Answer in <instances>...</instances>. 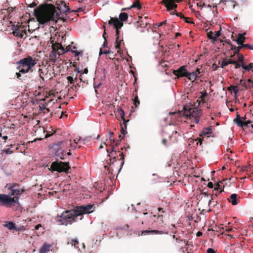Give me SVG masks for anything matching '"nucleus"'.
Segmentation results:
<instances>
[{
    "mask_svg": "<svg viewBox=\"0 0 253 253\" xmlns=\"http://www.w3.org/2000/svg\"><path fill=\"white\" fill-rule=\"evenodd\" d=\"M94 209L93 206L91 205L77 207L74 210H66L61 215H57L55 219L58 225L67 226L77 222L78 220H82L84 214L93 212Z\"/></svg>",
    "mask_w": 253,
    "mask_h": 253,
    "instance_id": "nucleus-1",
    "label": "nucleus"
},
{
    "mask_svg": "<svg viewBox=\"0 0 253 253\" xmlns=\"http://www.w3.org/2000/svg\"><path fill=\"white\" fill-rule=\"evenodd\" d=\"M35 15L40 24H44L50 22L56 23L57 20H62L65 22L66 20L59 17L56 7L52 4L41 5L34 10Z\"/></svg>",
    "mask_w": 253,
    "mask_h": 253,
    "instance_id": "nucleus-2",
    "label": "nucleus"
},
{
    "mask_svg": "<svg viewBox=\"0 0 253 253\" xmlns=\"http://www.w3.org/2000/svg\"><path fill=\"white\" fill-rule=\"evenodd\" d=\"M8 190V194H0V205L11 208L17 205H19V196H20L25 190L21 188L18 183H8L6 185Z\"/></svg>",
    "mask_w": 253,
    "mask_h": 253,
    "instance_id": "nucleus-3",
    "label": "nucleus"
},
{
    "mask_svg": "<svg viewBox=\"0 0 253 253\" xmlns=\"http://www.w3.org/2000/svg\"><path fill=\"white\" fill-rule=\"evenodd\" d=\"M17 64H18L19 72L25 74L30 71H32V68L37 64V60L32 56H28L20 60Z\"/></svg>",
    "mask_w": 253,
    "mask_h": 253,
    "instance_id": "nucleus-4",
    "label": "nucleus"
},
{
    "mask_svg": "<svg viewBox=\"0 0 253 253\" xmlns=\"http://www.w3.org/2000/svg\"><path fill=\"white\" fill-rule=\"evenodd\" d=\"M184 115L189 117L196 124H198L199 118L202 115V111L200 109L194 108L192 105H185L183 106Z\"/></svg>",
    "mask_w": 253,
    "mask_h": 253,
    "instance_id": "nucleus-5",
    "label": "nucleus"
},
{
    "mask_svg": "<svg viewBox=\"0 0 253 253\" xmlns=\"http://www.w3.org/2000/svg\"><path fill=\"white\" fill-rule=\"evenodd\" d=\"M70 169V167L69 163L55 161L52 163L49 169L51 172L56 171L58 172H64L68 173Z\"/></svg>",
    "mask_w": 253,
    "mask_h": 253,
    "instance_id": "nucleus-6",
    "label": "nucleus"
},
{
    "mask_svg": "<svg viewBox=\"0 0 253 253\" xmlns=\"http://www.w3.org/2000/svg\"><path fill=\"white\" fill-rule=\"evenodd\" d=\"M110 25H113L115 29H116V36L117 38L115 42V47L116 49H118V52H119V49H120V42H119V34L120 32L119 31V29H121V27L123 26V23L122 22H120L118 18L111 17L109 21L108 22Z\"/></svg>",
    "mask_w": 253,
    "mask_h": 253,
    "instance_id": "nucleus-7",
    "label": "nucleus"
},
{
    "mask_svg": "<svg viewBox=\"0 0 253 253\" xmlns=\"http://www.w3.org/2000/svg\"><path fill=\"white\" fill-rule=\"evenodd\" d=\"M181 0H163L161 3L165 5L168 11L174 10L170 12V14L173 15L176 12L175 8L177 7V4H175L174 2L178 3Z\"/></svg>",
    "mask_w": 253,
    "mask_h": 253,
    "instance_id": "nucleus-8",
    "label": "nucleus"
},
{
    "mask_svg": "<svg viewBox=\"0 0 253 253\" xmlns=\"http://www.w3.org/2000/svg\"><path fill=\"white\" fill-rule=\"evenodd\" d=\"M12 29L13 30L12 34L17 37L23 38L24 36L27 35V32L23 27L15 25H12Z\"/></svg>",
    "mask_w": 253,
    "mask_h": 253,
    "instance_id": "nucleus-9",
    "label": "nucleus"
},
{
    "mask_svg": "<svg viewBox=\"0 0 253 253\" xmlns=\"http://www.w3.org/2000/svg\"><path fill=\"white\" fill-rule=\"evenodd\" d=\"M172 73L176 76L177 79L182 77H186L188 78V72L187 70L186 66H181L177 70H173Z\"/></svg>",
    "mask_w": 253,
    "mask_h": 253,
    "instance_id": "nucleus-10",
    "label": "nucleus"
},
{
    "mask_svg": "<svg viewBox=\"0 0 253 253\" xmlns=\"http://www.w3.org/2000/svg\"><path fill=\"white\" fill-rule=\"evenodd\" d=\"M57 8L61 12L63 13H70L72 12H77L81 10V8H79L78 10H70V9L64 1H60L59 3H57Z\"/></svg>",
    "mask_w": 253,
    "mask_h": 253,
    "instance_id": "nucleus-11",
    "label": "nucleus"
},
{
    "mask_svg": "<svg viewBox=\"0 0 253 253\" xmlns=\"http://www.w3.org/2000/svg\"><path fill=\"white\" fill-rule=\"evenodd\" d=\"M50 43L52 46V51L56 52H60L61 53H64V47L62 45L58 42H54V41L52 40V38L50 39Z\"/></svg>",
    "mask_w": 253,
    "mask_h": 253,
    "instance_id": "nucleus-12",
    "label": "nucleus"
},
{
    "mask_svg": "<svg viewBox=\"0 0 253 253\" xmlns=\"http://www.w3.org/2000/svg\"><path fill=\"white\" fill-rule=\"evenodd\" d=\"M165 233V232L163 231H161L159 230H143L140 232V233H139V236H143L148 234H160L162 235Z\"/></svg>",
    "mask_w": 253,
    "mask_h": 253,
    "instance_id": "nucleus-13",
    "label": "nucleus"
},
{
    "mask_svg": "<svg viewBox=\"0 0 253 253\" xmlns=\"http://www.w3.org/2000/svg\"><path fill=\"white\" fill-rule=\"evenodd\" d=\"M223 3L226 8L234 9L237 5L236 1L234 0H220L218 4Z\"/></svg>",
    "mask_w": 253,
    "mask_h": 253,
    "instance_id": "nucleus-14",
    "label": "nucleus"
},
{
    "mask_svg": "<svg viewBox=\"0 0 253 253\" xmlns=\"http://www.w3.org/2000/svg\"><path fill=\"white\" fill-rule=\"evenodd\" d=\"M212 133V126H210L203 128L199 135L204 139L205 137H209L210 134Z\"/></svg>",
    "mask_w": 253,
    "mask_h": 253,
    "instance_id": "nucleus-15",
    "label": "nucleus"
},
{
    "mask_svg": "<svg viewBox=\"0 0 253 253\" xmlns=\"http://www.w3.org/2000/svg\"><path fill=\"white\" fill-rule=\"evenodd\" d=\"M234 121L238 126L242 127L243 129L250 127L249 124L241 120V117L239 114H237L236 118Z\"/></svg>",
    "mask_w": 253,
    "mask_h": 253,
    "instance_id": "nucleus-16",
    "label": "nucleus"
},
{
    "mask_svg": "<svg viewBox=\"0 0 253 253\" xmlns=\"http://www.w3.org/2000/svg\"><path fill=\"white\" fill-rule=\"evenodd\" d=\"M200 73L201 72L199 68H197L195 71L192 73L188 72V79L192 81H195L197 80V78L198 77V75L200 74Z\"/></svg>",
    "mask_w": 253,
    "mask_h": 253,
    "instance_id": "nucleus-17",
    "label": "nucleus"
},
{
    "mask_svg": "<svg viewBox=\"0 0 253 253\" xmlns=\"http://www.w3.org/2000/svg\"><path fill=\"white\" fill-rule=\"evenodd\" d=\"M226 42L231 46V49L234 51V55L232 56H233L236 54H239L240 50H241L243 47H245L244 46H243L244 45V44H238L239 46L236 47V46L232 45L230 42L226 41Z\"/></svg>",
    "mask_w": 253,
    "mask_h": 253,
    "instance_id": "nucleus-18",
    "label": "nucleus"
},
{
    "mask_svg": "<svg viewBox=\"0 0 253 253\" xmlns=\"http://www.w3.org/2000/svg\"><path fill=\"white\" fill-rule=\"evenodd\" d=\"M61 54V53L60 52L58 53L51 51L49 54V60L52 62V63H55Z\"/></svg>",
    "mask_w": 253,
    "mask_h": 253,
    "instance_id": "nucleus-19",
    "label": "nucleus"
},
{
    "mask_svg": "<svg viewBox=\"0 0 253 253\" xmlns=\"http://www.w3.org/2000/svg\"><path fill=\"white\" fill-rule=\"evenodd\" d=\"M228 201L233 205L235 206L238 204L239 202V199H237V195L236 194H232L230 197L228 198Z\"/></svg>",
    "mask_w": 253,
    "mask_h": 253,
    "instance_id": "nucleus-20",
    "label": "nucleus"
},
{
    "mask_svg": "<svg viewBox=\"0 0 253 253\" xmlns=\"http://www.w3.org/2000/svg\"><path fill=\"white\" fill-rule=\"evenodd\" d=\"M118 115L120 116V117L122 118V119L124 121V125L125 126V128H126V123L129 121L128 120H126L125 118V113L124 111L123 110V109L119 107L118 109Z\"/></svg>",
    "mask_w": 253,
    "mask_h": 253,
    "instance_id": "nucleus-21",
    "label": "nucleus"
},
{
    "mask_svg": "<svg viewBox=\"0 0 253 253\" xmlns=\"http://www.w3.org/2000/svg\"><path fill=\"white\" fill-rule=\"evenodd\" d=\"M245 34V33L244 34H239L236 40L234 39L233 41H236L237 44H244L246 39L244 36Z\"/></svg>",
    "mask_w": 253,
    "mask_h": 253,
    "instance_id": "nucleus-22",
    "label": "nucleus"
},
{
    "mask_svg": "<svg viewBox=\"0 0 253 253\" xmlns=\"http://www.w3.org/2000/svg\"><path fill=\"white\" fill-rule=\"evenodd\" d=\"M109 156L111 158L110 159V161H112V158L113 160H115L116 158H118L117 152L116 150H115V148L113 146H112L111 151L110 152L109 154ZM114 162L112 163H113Z\"/></svg>",
    "mask_w": 253,
    "mask_h": 253,
    "instance_id": "nucleus-23",
    "label": "nucleus"
},
{
    "mask_svg": "<svg viewBox=\"0 0 253 253\" xmlns=\"http://www.w3.org/2000/svg\"><path fill=\"white\" fill-rule=\"evenodd\" d=\"M51 248V245L47 243H44L41 247L40 250V253H47Z\"/></svg>",
    "mask_w": 253,
    "mask_h": 253,
    "instance_id": "nucleus-24",
    "label": "nucleus"
},
{
    "mask_svg": "<svg viewBox=\"0 0 253 253\" xmlns=\"http://www.w3.org/2000/svg\"><path fill=\"white\" fill-rule=\"evenodd\" d=\"M233 63H235V61L233 59L231 58H225L223 60L222 64L221 65V67L222 68H223L224 66H227L230 64H233Z\"/></svg>",
    "mask_w": 253,
    "mask_h": 253,
    "instance_id": "nucleus-25",
    "label": "nucleus"
},
{
    "mask_svg": "<svg viewBox=\"0 0 253 253\" xmlns=\"http://www.w3.org/2000/svg\"><path fill=\"white\" fill-rule=\"evenodd\" d=\"M242 83V80H241L240 84L246 88H253V82L250 79H248L246 82L243 83V84Z\"/></svg>",
    "mask_w": 253,
    "mask_h": 253,
    "instance_id": "nucleus-26",
    "label": "nucleus"
},
{
    "mask_svg": "<svg viewBox=\"0 0 253 253\" xmlns=\"http://www.w3.org/2000/svg\"><path fill=\"white\" fill-rule=\"evenodd\" d=\"M72 45H69L67 46H66V47L65 48L64 47L63 51H64V53H65L66 52L71 51L72 53H75L76 54V56H78L80 54V52L76 50L72 49Z\"/></svg>",
    "mask_w": 253,
    "mask_h": 253,
    "instance_id": "nucleus-27",
    "label": "nucleus"
},
{
    "mask_svg": "<svg viewBox=\"0 0 253 253\" xmlns=\"http://www.w3.org/2000/svg\"><path fill=\"white\" fill-rule=\"evenodd\" d=\"M132 8H136L137 9L139 10L142 8V6L140 4V2L139 0H135L130 6L129 9H131Z\"/></svg>",
    "mask_w": 253,
    "mask_h": 253,
    "instance_id": "nucleus-28",
    "label": "nucleus"
},
{
    "mask_svg": "<svg viewBox=\"0 0 253 253\" xmlns=\"http://www.w3.org/2000/svg\"><path fill=\"white\" fill-rule=\"evenodd\" d=\"M40 76L41 78L42 79V80H44V78H45L46 79H49V80L52 78V77L50 74H49V75L48 76L47 73L46 74L45 73L44 74V72H43L42 70L40 69Z\"/></svg>",
    "mask_w": 253,
    "mask_h": 253,
    "instance_id": "nucleus-29",
    "label": "nucleus"
},
{
    "mask_svg": "<svg viewBox=\"0 0 253 253\" xmlns=\"http://www.w3.org/2000/svg\"><path fill=\"white\" fill-rule=\"evenodd\" d=\"M128 18V15L126 13L122 12L119 15V21L120 22L125 21Z\"/></svg>",
    "mask_w": 253,
    "mask_h": 253,
    "instance_id": "nucleus-30",
    "label": "nucleus"
},
{
    "mask_svg": "<svg viewBox=\"0 0 253 253\" xmlns=\"http://www.w3.org/2000/svg\"><path fill=\"white\" fill-rule=\"evenodd\" d=\"M4 226L7 227L9 230H12L15 228L14 223L11 221L6 222Z\"/></svg>",
    "mask_w": 253,
    "mask_h": 253,
    "instance_id": "nucleus-31",
    "label": "nucleus"
},
{
    "mask_svg": "<svg viewBox=\"0 0 253 253\" xmlns=\"http://www.w3.org/2000/svg\"><path fill=\"white\" fill-rule=\"evenodd\" d=\"M242 68L247 71L252 70V72H253V63H251L248 66L245 65L244 64H243V65L242 66Z\"/></svg>",
    "mask_w": 253,
    "mask_h": 253,
    "instance_id": "nucleus-32",
    "label": "nucleus"
},
{
    "mask_svg": "<svg viewBox=\"0 0 253 253\" xmlns=\"http://www.w3.org/2000/svg\"><path fill=\"white\" fill-rule=\"evenodd\" d=\"M208 96V93L206 91H205L204 92L202 93V95L200 97V100L199 101V104L201 102L204 103L206 102V100L205 98Z\"/></svg>",
    "mask_w": 253,
    "mask_h": 253,
    "instance_id": "nucleus-33",
    "label": "nucleus"
},
{
    "mask_svg": "<svg viewBox=\"0 0 253 253\" xmlns=\"http://www.w3.org/2000/svg\"><path fill=\"white\" fill-rule=\"evenodd\" d=\"M147 26V24L143 23L142 21H137L135 24L136 28L138 30L139 28L145 27Z\"/></svg>",
    "mask_w": 253,
    "mask_h": 253,
    "instance_id": "nucleus-34",
    "label": "nucleus"
},
{
    "mask_svg": "<svg viewBox=\"0 0 253 253\" xmlns=\"http://www.w3.org/2000/svg\"><path fill=\"white\" fill-rule=\"evenodd\" d=\"M67 79L68 83H69L71 84H73L75 82H78V78H76L75 79H74V78L71 76H68L67 77Z\"/></svg>",
    "mask_w": 253,
    "mask_h": 253,
    "instance_id": "nucleus-35",
    "label": "nucleus"
},
{
    "mask_svg": "<svg viewBox=\"0 0 253 253\" xmlns=\"http://www.w3.org/2000/svg\"><path fill=\"white\" fill-rule=\"evenodd\" d=\"M221 28L220 26L219 27V30L218 31L215 32L214 35V41H217L218 40V38L221 35Z\"/></svg>",
    "mask_w": 253,
    "mask_h": 253,
    "instance_id": "nucleus-36",
    "label": "nucleus"
},
{
    "mask_svg": "<svg viewBox=\"0 0 253 253\" xmlns=\"http://www.w3.org/2000/svg\"><path fill=\"white\" fill-rule=\"evenodd\" d=\"M80 81V82H83V83H87V79L86 77L84 76V75L80 74V78L78 79V81Z\"/></svg>",
    "mask_w": 253,
    "mask_h": 253,
    "instance_id": "nucleus-37",
    "label": "nucleus"
},
{
    "mask_svg": "<svg viewBox=\"0 0 253 253\" xmlns=\"http://www.w3.org/2000/svg\"><path fill=\"white\" fill-rule=\"evenodd\" d=\"M126 128H125V126H122V128H121V134H122L119 135V138L120 139H123L124 138L125 133L126 132Z\"/></svg>",
    "mask_w": 253,
    "mask_h": 253,
    "instance_id": "nucleus-38",
    "label": "nucleus"
},
{
    "mask_svg": "<svg viewBox=\"0 0 253 253\" xmlns=\"http://www.w3.org/2000/svg\"><path fill=\"white\" fill-rule=\"evenodd\" d=\"M133 104L135 106V108H136L140 104V101L138 99V97L137 95L135 96V97L133 99Z\"/></svg>",
    "mask_w": 253,
    "mask_h": 253,
    "instance_id": "nucleus-39",
    "label": "nucleus"
},
{
    "mask_svg": "<svg viewBox=\"0 0 253 253\" xmlns=\"http://www.w3.org/2000/svg\"><path fill=\"white\" fill-rule=\"evenodd\" d=\"M237 56H238V62L241 63V64H244V56L243 55L241 54H236Z\"/></svg>",
    "mask_w": 253,
    "mask_h": 253,
    "instance_id": "nucleus-40",
    "label": "nucleus"
},
{
    "mask_svg": "<svg viewBox=\"0 0 253 253\" xmlns=\"http://www.w3.org/2000/svg\"><path fill=\"white\" fill-rule=\"evenodd\" d=\"M214 33L210 31L209 33H207V36L209 39H211L212 40V42L214 43L215 41H214Z\"/></svg>",
    "mask_w": 253,
    "mask_h": 253,
    "instance_id": "nucleus-41",
    "label": "nucleus"
},
{
    "mask_svg": "<svg viewBox=\"0 0 253 253\" xmlns=\"http://www.w3.org/2000/svg\"><path fill=\"white\" fill-rule=\"evenodd\" d=\"M106 34V30H105L103 34V38L104 39V42L103 44V47H105L107 46V41L106 39V37L105 36Z\"/></svg>",
    "mask_w": 253,
    "mask_h": 253,
    "instance_id": "nucleus-42",
    "label": "nucleus"
},
{
    "mask_svg": "<svg viewBox=\"0 0 253 253\" xmlns=\"http://www.w3.org/2000/svg\"><path fill=\"white\" fill-rule=\"evenodd\" d=\"M72 246H74L75 248H78L79 241L77 239L72 240Z\"/></svg>",
    "mask_w": 253,
    "mask_h": 253,
    "instance_id": "nucleus-43",
    "label": "nucleus"
},
{
    "mask_svg": "<svg viewBox=\"0 0 253 253\" xmlns=\"http://www.w3.org/2000/svg\"><path fill=\"white\" fill-rule=\"evenodd\" d=\"M111 53L112 54V52L111 51H110L109 50H103L102 48H100V51H99V55L100 56L102 54H110Z\"/></svg>",
    "mask_w": 253,
    "mask_h": 253,
    "instance_id": "nucleus-44",
    "label": "nucleus"
},
{
    "mask_svg": "<svg viewBox=\"0 0 253 253\" xmlns=\"http://www.w3.org/2000/svg\"><path fill=\"white\" fill-rule=\"evenodd\" d=\"M214 191H219V193H221L222 191H223V190L221 189V188L220 187V185L218 183H217L216 184L215 187L214 189Z\"/></svg>",
    "mask_w": 253,
    "mask_h": 253,
    "instance_id": "nucleus-45",
    "label": "nucleus"
},
{
    "mask_svg": "<svg viewBox=\"0 0 253 253\" xmlns=\"http://www.w3.org/2000/svg\"><path fill=\"white\" fill-rule=\"evenodd\" d=\"M243 171H251V168L250 165L243 166L242 168Z\"/></svg>",
    "mask_w": 253,
    "mask_h": 253,
    "instance_id": "nucleus-46",
    "label": "nucleus"
},
{
    "mask_svg": "<svg viewBox=\"0 0 253 253\" xmlns=\"http://www.w3.org/2000/svg\"><path fill=\"white\" fill-rule=\"evenodd\" d=\"M212 196H213V195H212L211 196V199L209 201V206H210L212 204H213V207H214L216 205L217 202H215V203H214V202L212 201V200H213Z\"/></svg>",
    "mask_w": 253,
    "mask_h": 253,
    "instance_id": "nucleus-47",
    "label": "nucleus"
},
{
    "mask_svg": "<svg viewBox=\"0 0 253 253\" xmlns=\"http://www.w3.org/2000/svg\"><path fill=\"white\" fill-rule=\"evenodd\" d=\"M232 64L235 65V68H236V69H237V68H239L240 67H242V66L243 65V64H241V63H240L237 61H235V63H233Z\"/></svg>",
    "mask_w": 253,
    "mask_h": 253,
    "instance_id": "nucleus-48",
    "label": "nucleus"
},
{
    "mask_svg": "<svg viewBox=\"0 0 253 253\" xmlns=\"http://www.w3.org/2000/svg\"><path fill=\"white\" fill-rule=\"evenodd\" d=\"M176 243H179V244L183 243V244H185V245H187V243H186L185 240H183L180 239L179 238H176Z\"/></svg>",
    "mask_w": 253,
    "mask_h": 253,
    "instance_id": "nucleus-49",
    "label": "nucleus"
},
{
    "mask_svg": "<svg viewBox=\"0 0 253 253\" xmlns=\"http://www.w3.org/2000/svg\"><path fill=\"white\" fill-rule=\"evenodd\" d=\"M78 73H80V74L82 75L87 74L88 73V69L87 68H86L83 70V71L78 70Z\"/></svg>",
    "mask_w": 253,
    "mask_h": 253,
    "instance_id": "nucleus-50",
    "label": "nucleus"
},
{
    "mask_svg": "<svg viewBox=\"0 0 253 253\" xmlns=\"http://www.w3.org/2000/svg\"><path fill=\"white\" fill-rule=\"evenodd\" d=\"M243 46H244L245 47H247L250 49L253 50V44L252 45L250 43H247L244 44V45H243Z\"/></svg>",
    "mask_w": 253,
    "mask_h": 253,
    "instance_id": "nucleus-51",
    "label": "nucleus"
},
{
    "mask_svg": "<svg viewBox=\"0 0 253 253\" xmlns=\"http://www.w3.org/2000/svg\"><path fill=\"white\" fill-rule=\"evenodd\" d=\"M184 20L185 22L187 23H193V21L191 20V19L189 18V17H184Z\"/></svg>",
    "mask_w": 253,
    "mask_h": 253,
    "instance_id": "nucleus-52",
    "label": "nucleus"
},
{
    "mask_svg": "<svg viewBox=\"0 0 253 253\" xmlns=\"http://www.w3.org/2000/svg\"><path fill=\"white\" fill-rule=\"evenodd\" d=\"M5 152L6 154H10L13 153V151L10 148H8L5 150Z\"/></svg>",
    "mask_w": 253,
    "mask_h": 253,
    "instance_id": "nucleus-53",
    "label": "nucleus"
},
{
    "mask_svg": "<svg viewBox=\"0 0 253 253\" xmlns=\"http://www.w3.org/2000/svg\"><path fill=\"white\" fill-rule=\"evenodd\" d=\"M118 153H119V155L120 156H121V157L120 158V159H118V160H124V155L123 154V152H120L119 151L118 152Z\"/></svg>",
    "mask_w": 253,
    "mask_h": 253,
    "instance_id": "nucleus-54",
    "label": "nucleus"
},
{
    "mask_svg": "<svg viewBox=\"0 0 253 253\" xmlns=\"http://www.w3.org/2000/svg\"><path fill=\"white\" fill-rule=\"evenodd\" d=\"M175 14H176L177 16L180 17L181 19H184L185 17L180 12L177 13L175 12Z\"/></svg>",
    "mask_w": 253,
    "mask_h": 253,
    "instance_id": "nucleus-55",
    "label": "nucleus"
},
{
    "mask_svg": "<svg viewBox=\"0 0 253 253\" xmlns=\"http://www.w3.org/2000/svg\"><path fill=\"white\" fill-rule=\"evenodd\" d=\"M207 253H215V252L213 249L209 248L207 251Z\"/></svg>",
    "mask_w": 253,
    "mask_h": 253,
    "instance_id": "nucleus-56",
    "label": "nucleus"
},
{
    "mask_svg": "<svg viewBox=\"0 0 253 253\" xmlns=\"http://www.w3.org/2000/svg\"><path fill=\"white\" fill-rule=\"evenodd\" d=\"M233 86V91L234 93L237 94L238 92V88L236 86Z\"/></svg>",
    "mask_w": 253,
    "mask_h": 253,
    "instance_id": "nucleus-57",
    "label": "nucleus"
},
{
    "mask_svg": "<svg viewBox=\"0 0 253 253\" xmlns=\"http://www.w3.org/2000/svg\"><path fill=\"white\" fill-rule=\"evenodd\" d=\"M204 140L203 138H200L198 139V142L197 143V144H199L200 146H201L202 144V141Z\"/></svg>",
    "mask_w": 253,
    "mask_h": 253,
    "instance_id": "nucleus-58",
    "label": "nucleus"
},
{
    "mask_svg": "<svg viewBox=\"0 0 253 253\" xmlns=\"http://www.w3.org/2000/svg\"><path fill=\"white\" fill-rule=\"evenodd\" d=\"M74 143L77 145H78V142H80V141H82V140L81 139V138H80L78 140H77V138L74 139Z\"/></svg>",
    "mask_w": 253,
    "mask_h": 253,
    "instance_id": "nucleus-59",
    "label": "nucleus"
},
{
    "mask_svg": "<svg viewBox=\"0 0 253 253\" xmlns=\"http://www.w3.org/2000/svg\"><path fill=\"white\" fill-rule=\"evenodd\" d=\"M129 227V226L128 224H126L125 225H124L123 227H121L120 229H122V230H126L127 228H128Z\"/></svg>",
    "mask_w": 253,
    "mask_h": 253,
    "instance_id": "nucleus-60",
    "label": "nucleus"
},
{
    "mask_svg": "<svg viewBox=\"0 0 253 253\" xmlns=\"http://www.w3.org/2000/svg\"><path fill=\"white\" fill-rule=\"evenodd\" d=\"M14 8H13L12 7H8V9H7V12L9 13H10L11 12H12L13 11Z\"/></svg>",
    "mask_w": 253,
    "mask_h": 253,
    "instance_id": "nucleus-61",
    "label": "nucleus"
},
{
    "mask_svg": "<svg viewBox=\"0 0 253 253\" xmlns=\"http://www.w3.org/2000/svg\"><path fill=\"white\" fill-rule=\"evenodd\" d=\"M163 215H158V216L157 217L158 219H159L161 221H162V223H163Z\"/></svg>",
    "mask_w": 253,
    "mask_h": 253,
    "instance_id": "nucleus-62",
    "label": "nucleus"
},
{
    "mask_svg": "<svg viewBox=\"0 0 253 253\" xmlns=\"http://www.w3.org/2000/svg\"><path fill=\"white\" fill-rule=\"evenodd\" d=\"M208 187L212 188L213 187V183L211 182H209L208 184Z\"/></svg>",
    "mask_w": 253,
    "mask_h": 253,
    "instance_id": "nucleus-63",
    "label": "nucleus"
},
{
    "mask_svg": "<svg viewBox=\"0 0 253 253\" xmlns=\"http://www.w3.org/2000/svg\"><path fill=\"white\" fill-rule=\"evenodd\" d=\"M195 15L198 18H199V17L201 16V14L199 12V11H196L195 13Z\"/></svg>",
    "mask_w": 253,
    "mask_h": 253,
    "instance_id": "nucleus-64",
    "label": "nucleus"
}]
</instances>
